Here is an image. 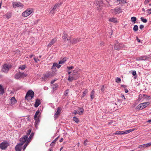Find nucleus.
Returning a JSON list of instances; mask_svg holds the SVG:
<instances>
[{"label": "nucleus", "instance_id": "25", "mask_svg": "<svg viewBox=\"0 0 151 151\" xmlns=\"http://www.w3.org/2000/svg\"><path fill=\"white\" fill-rule=\"evenodd\" d=\"M4 93V89L3 86L0 85V95H3Z\"/></svg>", "mask_w": 151, "mask_h": 151}, {"label": "nucleus", "instance_id": "2", "mask_svg": "<svg viewBox=\"0 0 151 151\" xmlns=\"http://www.w3.org/2000/svg\"><path fill=\"white\" fill-rule=\"evenodd\" d=\"M34 92L32 90H29L25 96V99L28 101L31 100L34 97Z\"/></svg>", "mask_w": 151, "mask_h": 151}, {"label": "nucleus", "instance_id": "34", "mask_svg": "<svg viewBox=\"0 0 151 151\" xmlns=\"http://www.w3.org/2000/svg\"><path fill=\"white\" fill-rule=\"evenodd\" d=\"M88 90L87 89H86L83 92V93L81 96V98H83L86 95V94L88 93Z\"/></svg>", "mask_w": 151, "mask_h": 151}, {"label": "nucleus", "instance_id": "59", "mask_svg": "<svg viewBox=\"0 0 151 151\" xmlns=\"http://www.w3.org/2000/svg\"><path fill=\"white\" fill-rule=\"evenodd\" d=\"M137 40V42H140V40L137 37H136Z\"/></svg>", "mask_w": 151, "mask_h": 151}, {"label": "nucleus", "instance_id": "20", "mask_svg": "<svg viewBox=\"0 0 151 151\" xmlns=\"http://www.w3.org/2000/svg\"><path fill=\"white\" fill-rule=\"evenodd\" d=\"M39 117L40 116H38V118H36L35 119H34L35 121V127L36 128H37V125L40 121V119Z\"/></svg>", "mask_w": 151, "mask_h": 151}, {"label": "nucleus", "instance_id": "27", "mask_svg": "<svg viewBox=\"0 0 151 151\" xmlns=\"http://www.w3.org/2000/svg\"><path fill=\"white\" fill-rule=\"evenodd\" d=\"M126 0H117V3L118 4H124L126 3Z\"/></svg>", "mask_w": 151, "mask_h": 151}, {"label": "nucleus", "instance_id": "42", "mask_svg": "<svg viewBox=\"0 0 151 151\" xmlns=\"http://www.w3.org/2000/svg\"><path fill=\"white\" fill-rule=\"evenodd\" d=\"M141 20L144 23H146L147 22V19H144L143 17H141L140 18Z\"/></svg>", "mask_w": 151, "mask_h": 151}, {"label": "nucleus", "instance_id": "58", "mask_svg": "<svg viewBox=\"0 0 151 151\" xmlns=\"http://www.w3.org/2000/svg\"><path fill=\"white\" fill-rule=\"evenodd\" d=\"M142 95V97L143 98H146V97L147 96V95H146L145 94H143Z\"/></svg>", "mask_w": 151, "mask_h": 151}, {"label": "nucleus", "instance_id": "5", "mask_svg": "<svg viewBox=\"0 0 151 151\" xmlns=\"http://www.w3.org/2000/svg\"><path fill=\"white\" fill-rule=\"evenodd\" d=\"M149 103L148 102L142 103L138 105L137 107V109L138 110H142L149 105Z\"/></svg>", "mask_w": 151, "mask_h": 151}, {"label": "nucleus", "instance_id": "53", "mask_svg": "<svg viewBox=\"0 0 151 151\" xmlns=\"http://www.w3.org/2000/svg\"><path fill=\"white\" fill-rule=\"evenodd\" d=\"M147 11H148V13L149 14H151V8L150 9H148L147 10Z\"/></svg>", "mask_w": 151, "mask_h": 151}, {"label": "nucleus", "instance_id": "1", "mask_svg": "<svg viewBox=\"0 0 151 151\" xmlns=\"http://www.w3.org/2000/svg\"><path fill=\"white\" fill-rule=\"evenodd\" d=\"M74 70L73 73L72 75H70L69 76L68 80L71 82L79 78L80 77L79 74L77 73V72H75ZM76 71H75V72Z\"/></svg>", "mask_w": 151, "mask_h": 151}, {"label": "nucleus", "instance_id": "63", "mask_svg": "<svg viewBox=\"0 0 151 151\" xmlns=\"http://www.w3.org/2000/svg\"><path fill=\"white\" fill-rule=\"evenodd\" d=\"M121 87L122 88H125L126 87V86L125 85H121Z\"/></svg>", "mask_w": 151, "mask_h": 151}, {"label": "nucleus", "instance_id": "10", "mask_svg": "<svg viewBox=\"0 0 151 151\" xmlns=\"http://www.w3.org/2000/svg\"><path fill=\"white\" fill-rule=\"evenodd\" d=\"M62 110V108L61 107H58L57 108V111L54 115V117L55 119L58 118Z\"/></svg>", "mask_w": 151, "mask_h": 151}, {"label": "nucleus", "instance_id": "38", "mask_svg": "<svg viewBox=\"0 0 151 151\" xmlns=\"http://www.w3.org/2000/svg\"><path fill=\"white\" fill-rule=\"evenodd\" d=\"M53 64H54V66L58 68H59L61 66V65H60L59 64H58L57 63H54Z\"/></svg>", "mask_w": 151, "mask_h": 151}, {"label": "nucleus", "instance_id": "52", "mask_svg": "<svg viewBox=\"0 0 151 151\" xmlns=\"http://www.w3.org/2000/svg\"><path fill=\"white\" fill-rule=\"evenodd\" d=\"M101 91L102 92H104V86H102V87L101 88Z\"/></svg>", "mask_w": 151, "mask_h": 151}, {"label": "nucleus", "instance_id": "49", "mask_svg": "<svg viewBox=\"0 0 151 151\" xmlns=\"http://www.w3.org/2000/svg\"><path fill=\"white\" fill-rule=\"evenodd\" d=\"M143 98L142 97V94H139V96L138 97V100L140 101L141 100L142 98Z\"/></svg>", "mask_w": 151, "mask_h": 151}, {"label": "nucleus", "instance_id": "12", "mask_svg": "<svg viewBox=\"0 0 151 151\" xmlns=\"http://www.w3.org/2000/svg\"><path fill=\"white\" fill-rule=\"evenodd\" d=\"M28 137L27 135H24L23 137L20 138V140L21 142V144L23 145L24 144L26 141L28 139Z\"/></svg>", "mask_w": 151, "mask_h": 151}, {"label": "nucleus", "instance_id": "36", "mask_svg": "<svg viewBox=\"0 0 151 151\" xmlns=\"http://www.w3.org/2000/svg\"><path fill=\"white\" fill-rule=\"evenodd\" d=\"M136 19L137 18L135 17H132L131 18V20L132 22H133V23H135Z\"/></svg>", "mask_w": 151, "mask_h": 151}, {"label": "nucleus", "instance_id": "28", "mask_svg": "<svg viewBox=\"0 0 151 151\" xmlns=\"http://www.w3.org/2000/svg\"><path fill=\"white\" fill-rule=\"evenodd\" d=\"M40 113V111L39 110H37V111L34 116V119H35L36 118H38V116L37 117V116Z\"/></svg>", "mask_w": 151, "mask_h": 151}, {"label": "nucleus", "instance_id": "26", "mask_svg": "<svg viewBox=\"0 0 151 151\" xmlns=\"http://www.w3.org/2000/svg\"><path fill=\"white\" fill-rule=\"evenodd\" d=\"M109 21L110 22L114 23H117V22L116 19L113 17L109 19Z\"/></svg>", "mask_w": 151, "mask_h": 151}, {"label": "nucleus", "instance_id": "54", "mask_svg": "<svg viewBox=\"0 0 151 151\" xmlns=\"http://www.w3.org/2000/svg\"><path fill=\"white\" fill-rule=\"evenodd\" d=\"M34 59L36 63H37L38 61H40L39 59H37L35 58H34Z\"/></svg>", "mask_w": 151, "mask_h": 151}, {"label": "nucleus", "instance_id": "17", "mask_svg": "<svg viewBox=\"0 0 151 151\" xmlns=\"http://www.w3.org/2000/svg\"><path fill=\"white\" fill-rule=\"evenodd\" d=\"M62 4V3L60 2V4L58 3H56L54 5L53 8L52 9L53 10H54L56 12L58 9V8L60 5Z\"/></svg>", "mask_w": 151, "mask_h": 151}, {"label": "nucleus", "instance_id": "19", "mask_svg": "<svg viewBox=\"0 0 151 151\" xmlns=\"http://www.w3.org/2000/svg\"><path fill=\"white\" fill-rule=\"evenodd\" d=\"M23 145L21 143H19L16 145L15 147L16 151H21L22 146Z\"/></svg>", "mask_w": 151, "mask_h": 151}, {"label": "nucleus", "instance_id": "55", "mask_svg": "<svg viewBox=\"0 0 151 151\" xmlns=\"http://www.w3.org/2000/svg\"><path fill=\"white\" fill-rule=\"evenodd\" d=\"M144 27V26L143 25H140L139 26V28L142 29Z\"/></svg>", "mask_w": 151, "mask_h": 151}, {"label": "nucleus", "instance_id": "32", "mask_svg": "<svg viewBox=\"0 0 151 151\" xmlns=\"http://www.w3.org/2000/svg\"><path fill=\"white\" fill-rule=\"evenodd\" d=\"M34 133L33 132H32L31 134L29 137L28 138L27 141L28 142H29L30 141V140L33 137V136H34Z\"/></svg>", "mask_w": 151, "mask_h": 151}, {"label": "nucleus", "instance_id": "43", "mask_svg": "<svg viewBox=\"0 0 151 151\" xmlns=\"http://www.w3.org/2000/svg\"><path fill=\"white\" fill-rule=\"evenodd\" d=\"M19 68L22 70H23L25 69V66L24 65H22L19 67Z\"/></svg>", "mask_w": 151, "mask_h": 151}, {"label": "nucleus", "instance_id": "4", "mask_svg": "<svg viewBox=\"0 0 151 151\" xmlns=\"http://www.w3.org/2000/svg\"><path fill=\"white\" fill-rule=\"evenodd\" d=\"M27 75L24 73H21L19 72L17 73L14 76V78L16 79H18L19 78H22L25 77L27 76Z\"/></svg>", "mask_w": 151, "mask_h": 151}, {"label": "nucleus", "instance_id": "41", "mask_svg": "<svg viewBox=\"0 0 151 151\" xmlns=\"http://www.w3.org/2000/svg\"><path fill=\"white\" fill-rule=\"evenodd\" d=\"M73 118L74 119V120L75 121V122L76 123H78L79 122V121L78 118L76 117V116L74 117H73Z\"/></svg>", "mask_w": 151, "mask_h": 151}, {"label": "nucleus", "instance_id": "15", "mask_svg": "<svg viewBox=\"0 0 151 151\" xmlns=\"http://www.w3.org/2000/svg\"><path fill=\"white\" fill-rule=\"evenodd\" d=\"M96 4L97 6H99V8H100V9H101L102 8V7L104 6V4L102 0H97L96 1Z\"/></svg>", "mask_w": 151, "mask_h": 151}, {"label": "nucleus", "instance_id": "30", "mask_svg": "<svg viewBox=\"0 0 151 151\" xmlns=\"http://www.w3.org/2000/svg\"><path fill=\"white\" fill-rule=\"evenodd\" d=\"M115 134H124V131H116L115 133Z\"/></svg>", "mask_w": 151, "mask_h": 151}, {"label": "nucleus", "instance_id": "60", "mask_svg": "<svg viewBox=\"0 0 151 151\" xmlns=\"http://www.w3.org/2000/svg\"><path fill=\"white\" fill-rule=\"evenodd\" d=\"M55 81H56V80H53L51 81L50 82L51 84H53L55 82Z\"/></svg>", "mask_w": 151, "mask_h": 151}, {"label": "nucleus", "instance_id": "11", "mask_svg": "<svg viewBox=\"0 0 151 151\" xmlns=\"http://www.w3.org/2000/svg\"><path fill=\"white\" fill-rule=\"evenodd\" d=\"M12 4L14 8H15L17 7H23V4L20 2H14Z\"/></svg>", "mask_w": 151, "mask_h": 151}, {"label": "nucleus", "instance_id": "24", "mask_svg": "<svg viewBox=\"0 0 151 151\" xmlns=\"http://www.w3.org/2000/svg\"><path fill=\"white\" fill-rule=\"evenodd\" d=\"M12 16V14L11 13H8L4 16V17L5 18L9 19Z\"/></svg>", "mask_w": 151, "mask_h": 151}, {"label": "nucleus", "instance_id": "9", "mask_svg": "<svg viewBox=\"0 0 151 151\" xmlns=\"http://www.w3.org/2000/svg\"><path fill=\"white\" fill-rule=\"evenodd\" d=\"M10 67V66H9L8 65L5 64L3 65L1 69V71L4 73H7Z\"/></svg>", "mask_w": 151, "mask_h": 151}, {"label": "nucleus", "instance_id": "33", "mask_svg": "<svg viewBox=\"0 0 151 151\" xmlns=\"http://www.w3.org/2000/svg\"><path fill=\"white\" fill-rule=\"evenodd\" d=\"M63 38L64 41H65L66 40V39L68 37V35L67 34L65 33H63Z\"/></svg>", "mask_w": 151, "mask_h": 151}, {"label": "nucleus", "instance_id": "23", "mask_svg": "<svg viewBox=\"0 0 151 151\" xmlns=\"http://www.w3.org/2000/svg\"><path fill=\"white\" fill-rule=\"evenodd\" d=\"M10 102L11 105H12L14 104H15V103L17 102V101L16 100L15 98L14 97H12L11 99Z\"/></svg>", "mask_w": 151, "mask_h": 151}, {"label": "nucleus", "instance_id": "47", "mask_svg": "<svg viewBox=\"0 0 151 151\" xmlns=\"http://www.w3.org/2000/svg\"><path fill=\"white\" fill-rule=\"evenodd\" d=\"M67 68L68 69V70H70L71 69H73L74 68V67L73 66H71L70 67H67Z\"/></svg>", "mask_w": 151, "mask_h": 151}, {"label": "nucleus", "instance_id": "21", "mask_svg": "<svg viewBox=\"0 0 151 151\" xmlns=\"http://www.w3.org/2000/svg\"><path fill=\"white\" fill-rule=\"evenodd\" d=\"M57 41L56 38H54L52 39L51 41L50 42L49 44L47 46L48 47H50L52 45H53Z\"/></svg>", "mask_w": 151, "mask_h": 151}, {"label": "nucleus", "instance_id": "48", "mask_svg": "<svg viewBox=\"0 0 151 151\" xmlns=\"http://www.w3.org/2000/svg\"><path fill=\"white\" fill-rule=\"evenodd\" d=\"M58 86V85L57 84H55L53 85V87L55 89L56 88H57Z\"/></svg>", "mask_w": 151, "mask_h": 151}, {"label": "nucleus", "instance_id": "37", "mask_svg": "<svg viewBox=\"0 0 151 151\" xmlns=\"http://www.w3.org/2000/svg\"><path fill=\"white\" fill-rule=\"evenodd\" d=\"M66 60L65 58H63V60H60L59 62L58 63L59 64L64 63Z\"/></svg>", "mask_w": 151, "mask_h": 151}, {"label": "nucleus", "instance_id": "18", "mask_svg": "<svg viewBox=\"0 0 151 151\" xmlns=\"http://www.w3.org/2000/svg\"><path fill=\"white\" fill-rule=\"evenodd\" d=\"M151 146V142H149L147 144H145L142 145H140L139 146L138 148H141L143 147H147Z\"/></svg>", "mask_w": 151, "mask_h": 151}, {"label": "nucleus", "instance_id": "39", "mask_svg": "<svg viewBox=\"0 0 151 151\" xmlns=\"http://www.w3.org/2000/svg\"><path fill=\"white\" fill-rule=\"evenodd\" d=\"M29 143V142H28L27 141V142H26L25 144L22 147V149L23 150H24L25 148H26V147L27 146V145Z\"/></svg>", "mask_w": 151, "mask_h": 151}, {"label": "nucleus", "instance_id": "35", "mask_svg": "<svg viewBox=\"0 0 151 151\" xmlns=\"http://www.w3.org/2000/svg\"><path fill=\"white\" fill-rule=\"evenodd\" d=\"M134 130V129H131L128 130H125L124 131V134H127L133 131Z\"/></svg>", "mask_w": 151, "mask_h": 151}, {"label": "nucleus", "instance_id": "62", "mask_svg": "<svg viewBox=\"0 0 151 151\" xmlns=\"http://www.w3.org/2000/svg\"><path fill=\"white\" fill-rule=\"evenodd\" d=\"M63 138H61L60 139V140H59V141L60 142H63Z\"/></svg>", "mask_w": 151, "mask_h": 151}, {"label": "nucleus", "instance_id": "40", "mask_svg": "<svg viewBox=\"0 0 151 151\" xmlns=\"http://www.w3.org/2000/svg\"><path fill=\"white\" fill-rule=\"evenodd\" d=\"M138 26L137 25H135L133 28V29L134 31H137L138 29Z\"/></svg>", "mask_w": 151, "mask_h": 151}, {"label": "nucleus", "instance_id": "8", "mask_svg": "<svg viewBox=\"0 0 151 151\" xmlns=\"http://www.w3.org/2000/svg\"><path fill=\"white\" fill-rule=\"evenodd\" d=\"M111 12L112 13L116 14H119L122 12L121 8H116L111 10Z\"/></svg>", "mask_w": 151, "mask_h": 151}, {"label": "nucleus", "instance_id": "22", "mask_svg": "<svg viewBox=\"0 0 151 151\" xmlns=\"http://www.w3.org/2000/svg\"><path fill=\"white\" fill-rule=\"evenodd\" d=\"M41 103L40 100L38 99H37L36 100L35 102L34 105L35 106V107H37Z\"/></svg>", "mask_w": 151, "mask_h": 151}, {"label": "nucleus", "instance_id": "14", "mask_svg": "<svg viewBox=\"0 0 151 151\" xmlns=\"http://www.w3.org/2000/svg\"><path fill=\"white\" fill-rule=\"evenodd\" d=\"M148 58V57L146 55H144L142 56H140L139 57H137L136 58V60L137 61L140 60H146Z\"/></svg>", "mask_w": 151, "mask_h": 151}, {"label": "nucleus", "instance_id": "7", "mask_svg": "<svg viewBox=\"0 0 151 151\" xmlns=\"http://www.w3.org/2000/svg\"><path fill=\"white\" fill-rule=\"evenodd\" d=\"M9 144L7 141H4L0 144V148L1 150H5L9 146Z\"/></svg>", "mask_w": 151, "mask_h": 151}, {"label": "nucleus", "instance_id": "44", "mask_svg": "<svg viewBox=\"0 0 151 151\" xmlns=\"http://www.w3.org/2000/svg\"><path fill=\"white\" fill-rule=\"evenodd\" d=\"M115 81L117 83H120L121 81L120 78L117 77Z\"/></svg>", "mask_w": 151, "mask_h": 151}, {"label": "nucleus", "instance_id": "50", "mask_svg": "<svg viewBox=\"0 0 151 151\" xmlns=\"http://www.w3.org/2000/svg\"><path fill=\"white\" fill-rule=\"evenodd\" d=\"M151 0H145L144 2V4L145 5L147 4Z\"/></svg>", "mask_w": 151, "mask_h": 151}, {"label": "nucleus", "instance_id": "6", "mask_svg": "<svg viewBox=\"0 0 151 151\" xmlns=\"http://www.w3.org/2000/svg\"><path fill=\"white\" fill-rule=\"evenodd\" d=\"M125 45L116 42L114 45V49L115 50H119L125 47Z\"/></svg>", "mask_w": 151, "mask_h": 151}, {"label": "nucleus", "instance_id": "57", "mask_svg": "<svg viewBox=\"0 0 151 151\" xmlns=\"http://www.w3.org/2000/svg\"><path fill=\"white\" fill-rule=\"evenodd\" d=\"M88 141V140L87 139H86L84 142V144L85 145H87L86 142Z\"/></svg>", "mask_w": 151, "mask_h": 151}, {"label": "nucleus", "instance_id": "56", "mask_svg": "<svg viewBox=\"0 0 151 151\" xmlns=\"http://www.w3.org/2000/svg\"><path fill=\"white\" fill-rule=\"evenodd\" d=\"M132 74L133 76H135L136 74V71L134 70L132 72Z\"/></svg>", "mask_w": 151, "mask_h": 151}, {"label": "nucleus", "instance_id": "13", "mask_svg": "<svg viewBox=\"0 0 151 151\" xmlns=\"http://www.w3.org/2000/svg\"><path fill=\"white\" fill-rule=\"evenodd\" d=\"M32 12L31 10H26L22 13V16L24 17H27L30 15Z\"/></svg>", "mask_w": 151, "mask_h": 151}, {"label": "nucleus", "instance_id": "51", "mask_svg": "<svg viewBox=\"0 0 151 151\" xmlns=\"http://www.w3.org/2000/svg\"><path fill=\"white\" fill-rule=\"evenodd\" d=\"M56 12L54 10H53L52 9L50 12V13L51 14H54Z\"/></svg>", "mask_w": 151, "mask_h": 151}, {"label": "nucleus", "instance_id": "29", "mask_svg": "<svg viewBox=\"0 0 151 151\" xmlns=\"http://www.w3.org/2000/svg\"><path fill=\"white\" fill-rule=\"evenodd\" d=\"M95 92L94 90H93L91 92V100L94 98Z\"/></svg>", "mask_w": 151, "mask_h": 151}, {"label": "nucleus", "instance_id": "46", "mask_svg": "<svg viewBox=\"0 0 151 151\" xmlns=\"http://www.w3.org/2000/svg\"><path fill=\"white\" fill-rule=\"evenodd\" d=\"M51 69L53 70L52 71H54L55 72V71H56V68L55 67V66H54L53 64L52 65V67L51 68Z\"/></svg>", "mask_w": 151, "mask_h": 151}, {"label": "nucleus", "instance_id": "16", "mask_svg": "<svg viewBox=\"0 0 151 151\" xmlns=\"http://www.w3.org/2000/svg\"><path fill=\"white\" fill-rule=\"evenodd\" d=\"M81 40V39L80 38H77L72 39L70 40V42L71 43L75 44L80 42Z\"/></svg>", "mask_w": 151, "mask_h": 151}, {"label": "nucleus", "instance_id": "61", "mask_svg": "<svg viewBox=\"0 0 151 151\" xmlns=\"http://www.w3.org/2000/svg\"><path fill=\"white\" fill-rule=\"evenodd\" d=\"M78 111H76V110L74 112V114H78Z\"/></svg>", "mask_w": 151, "mask_h": 151}, {"label": "nucleus", "instance_id": "45", "mask_svg": "<svg viewBox=\"0 0 151 151\" xmlns=\"http://www.w3.org/2000/svg\"><path fill=\"white\" fill-rule=\"evenodd\" d=\"M31 129H29L28 130L27 133H26V135H27V136L29 135L31 133Z\"/></svg>", "mask_w": 151, "mask_h": 151}, {"label": "nucleus", "instance_id": "31", "mask_svg": "<svg viewBox=\"0 0 151 151\" xmlns=\"http://www.w3.org/2000/svg\"><path fill=\"white\" fill-rule=\"evenodd\" d=\"M79 109V111H78V114L80 115H81L83 113L84 111V109L83 108H80Z\"/></svg>", "mask_w": 151, "mask_h": 151}, {"label": "nucleus", "instance_id": "3", "mask_svg": "<svg viewBox=\"0 0 151 151\" xmlns=\"http://www.w3.org/2000/svg\"><path fill=\"white\" fill-rule=\"evenodd\" d=\"M55 72L54 71L48 72L45 74L44 76L42 77V80L46 81L48 78H50L55 75Z\"/></svg>", "mask_w": 151, "mask_h": 151}, {"label": "nucleus", "instance_id": "64", "mask_svg": "<svg viewBox=\"0 0 151 151\" xmlns=\"http://www.w3.org/2000/svg\"><path fill=\"white\" fill-rule=\"evenodd\" d=\"M125 92L126 93H127L128 92V90L127 89H125Z\"/></svg>", "mask_w": 151, "mask_h": 151}]
</instances>
